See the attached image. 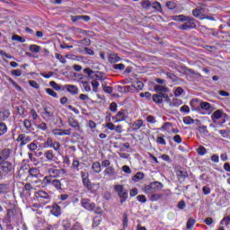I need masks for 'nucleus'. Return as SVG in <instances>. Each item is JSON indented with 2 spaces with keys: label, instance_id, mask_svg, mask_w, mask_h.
Listing matches in <instances>:
<instances>
[{
  "label": "nucleus",
  "instance_id": "72a5a7b5",
  "mask_svg": "<svg viewBox=\"0 0 230 230\" xmlns=\"http://www.w3.org/2000/svg\"><path fill=\"white\" fill-rule=\"evenodd\" d=\"M165 6L169 10H175V8H177V4H175V2H172V1H168L166 2Z\"/></svg>",
  "mask_w": 230,
  "mask_h": 230
},
{
  "label": "nucleus",
  "instance_id": "864d4df0",
  "mask_svg": "<svg viewBox=\"0 0 230 230\" xmlns=\"http://www.w3.org/2000/svg\"><path fill=\"white\" fill-rule=\"evenodd\" d=\"M49 85H50V87H53V89H55V91H60V89H62V87L58 84H57L55 81H51L49 83Z\"/></svg>",
  "mask_w": 230,
  "mask_h": 230
},
{
  "label": "nucleus",
  "instance_id": "c756f323",
  "mask_svg": "<svg viewBox=\"0 0 230 230\" xmlns=\"http://www.w3.org/2000/svg\"><path fill=\"white\" fill-rule=\"evenodd\" d=\"M7 131L8 128L6 127V124H4V122H0V136H4Z\"/></svg>",
  "mask_w": 230,
  "mask_h": 230
},
{
  "label": "nucleus",
  "instance_id": "37998d69",
  "mask_svg": "<svg viewBox=\"0 0 230 230\" xmlns=\"http://www.w3.org/2000/svg\"><path fill=\"white\" fill-rule=\"evenodd\" d=\"M29 173L31 177H39V169L31 168L29 170Z\"/></svg>",
  "mask_w": 230,
  "mask_h": 230
},
{
  "label": "nucleus",
  "instance_id": "c03bdc74",
  "mask_svg": "<svg viewBox=\"0 0 230 230\" xmlns=\"http://www.w3.org/2000/svg\"><path fill=\"white\" fill-rule=\"evenodd\" d=\"M105 175H114L116 173V171L113 169V167L109 166L104 170Z\"/></svg>",
  "mask_w": 230,
  "mask_h": 230
},
{
  "label": "nucleus",
  "instance_id": "79ce46f5",
  "mask_svg": "<svg viewBox=\"0 0 230 230\" xmlns=\"http://www.w3.org/2000/svg\"><path fill=\"white\" fill-rule=\"evenodd\" d=\"M46 93L53 98H58V94L51 88H46Z\"/></svg>",
  "mask_w": 230,
  "mask_h": 230
},
{
  "label": "nucleus",
  "instance_id": "774afa93",
  "mask_svg": "<svg viewBox=\"0 0 230 230\" xmlns=\"http://www.w3.org/2000/svg\"><path fill=\"white\" fill-rule=\"evenodd\" d=\"M23 126L27 130H30V128H31V121H30V119H25L23 121Z\"/></svg>",
  "mask_w": 230,
  "mask_h": 230
},
{
  "label": "nucleus",
  "instance_id": "bb28decb",
  "mask_svg": "<svg viewBox=\"0 0 230 230\" xmlns=\"http://www.w3.org/2000/svg\"><path fill=\"white\" fill-rule=\"evenodd\" d=\"M10 149H4L1 153V157L3 159V162L6 161V159H8L10 157Z\"/></svg>",
  "mask_w": 230,
  "mask_h": 230
},
{
  "label": "nucleus",
  "instance_id": "8fccbe9b",
  "mask_svg": "<svg viewBox=\"0 0 230 230\" xmlns=\"http://www.w3.org/2000/svg\"><path fill=\"white\" fill-rule=\"evenodd\" d=\"M145 179V173L138 172L136 173V175L134 176L133 181H141Z\"/></svg>",
  "mask_w": 230,
  "mask_h": 230
},
{
  "label": "nucleus",
  "instance_id": "a18cd8bd",
  "mask_svg": "<svg viewBox=\"0 0 230 230\" xmlns=\"http://www.w3.org/2000/svg\"><path fill=\"white\" fill-rule=\"evenodd\" d=\"M202 10H204L202 7H197L192 11V15L194 17H199L200 13H202Z\"/></svg>",
  "mask_w": 230,
  "mask_h": 230
},
{
  "label": "nucleus",
  "instance_id": "338daca9",
  "mask_svg": "<svg viewBox=\"0 0 230 230\" xmlns=\"http://www.w3.org/2000/svg\"><path fill=\"white\" fill-rule=\"evenodd\" d=\"M113 69H117L119 71H123L125 69V66L123 64H115L113 65Z\"/></svg>",
  "mask_w": 230,
  "mask_h": 230
},
{
  "label": "nucleus",
  "instance_id": "b1692460",
  "mask_svg": "<svg viewBox=\"0 0 230 230\" xmlns=\"http://www.w3.org/2000/svg\"><path fill=\"white\" fill-rule=\"evenodd\" d=\"M121 58L118 57L116 54H111L109 58V62H111V64H116V62H119Z\"/></svg>",
  "mask_w": 230,
  "mask_h": 230
},
{
  "label": "nucleus",
  "instance_id": "0e129e2a",
  "mask_svg": "<svg viewBox=\"0 0 230 230\" xmlns=\"http://www.w3.org/2000/svg\"><path fill=\"white\" fill-rule=\"evenodd\" d=\"M37 128L46 131L48 130V124H46V122H41L40 125L37 126Z\"/></svg>",
  "mask_w": 230,
  "mask_h": 230
},
{
  "label": "nucleus",
  "instance_id": "3c124183",
  "mask_svg": "<svg viewBox=\"0 0 230 230\" xmlns=\"http://www.w3.org/2000/svg\"><path fill=\"white\" fill-rule=\"evenodd\" d=\"M27 147L29 148V150L31 152H35V150H37L39 148V146H37V144L35 142H32V143L29 144L27 146Z\"/></svg>",
  "mask_w": 230,
  "mask_h": 230
},
{
  "label": "nucleus",
  "instance_id": "bf43d9fd",
  "mask_svg": "<svg viewBox=\"0 0 230 230\" xmlns=\"http://www.w3.org/2000/svg\"><path fill=\"white\" fill-rule=\"evenodd\" d=\"M81 179H82V181H83V184H85V181H90V180H89V173H86V174H85V172H81Z\"/></svg>",
  "mask_w": 230,
  "mask_h": 230
},
{
  "label": "nucleus",
  "instance_id": "052dcab7",
  "mask_svg": "<svg viewBox=\"0 0 230 230\" xmlns=\"http://www.w3.org/2000/svg\"><path fill=\"white\" fill-rule=\"evenodd\" d=\"M172 104L174 105V107H179L180 105H182V100L174 98L172 99Z\"/></svg>",
  "mask_w": 230,
  "mask_h": 230
},
{
  "label": "nucleus",
  "instance_id": "7ed1b4c3",
  "mask_svg": "<svg viewBox=\"0 0 230 230\" xmlns=\"http://www.w3.org/2000/svg\"><path fill=\"white\" fill-rule=\"evenodd\" d=\"M84 186L90 193H96L100 190V183H92L91 180H86Z\"/></svg>",
  "mask_w": 230,
  "mask_h": 230
},
{
  "label": "nucleus",
  "instance_id": "c85d7f7f",
  "mask_svg": "<svg viewBox=\"0 0 230 230\" xmlns=\"http://www.w3.org/2000/svg\"><path fill=\"white\" fill-rule=\"evenodd\" d=\"M122 224H123V229H127L128 227V215L127 213L123 214Z\"/></svg>",
  "mask_w": 230,
  "mask_h": 230
},
{
  "label": "nucleus",
  "instance_id": "58836bf2",
  "mask_svg": "<svg viewBox=\"0 0 230 230\" xmlns=\"http://www.w3.org/2000/svg\"><path fill=\"white\" fill-rule=\"evenodd\" d=\"M230 224V215L229 216H226L225 217H223V219L220 221V225L221 226H229Z\"/></svg>",
  "mask_w": 230,
  "mask_h": 230
},
{
  "label": "nucleus",
  "instance_id": "423d86ee",
  "mask_svg": "<svg viewBox=\"0 0 230 230\" xmlns=\"http://www.w3.org/2000/svg\"><path fill=\"white\" fill-rule=\"evenodd\" d=\"M81 204L84 209H87V211H94L96 208L95 203H91V200L89 199H84L81 200Z\"/></svg>",
  "mask_w": 230,
  "mask_h": 230
},
{
  "label": "nucleus",
  "instance_id": "1a4fd4ad",
  "mask_svg": "<svg viewBox=\"0 0 230 230\" xmlns=\"http://www.w3.org/2000/svg\"><path fill=\"white\" fill-rule=\"evenodd\" d=\"M16 141L20 144V146H24V145H28L30 141H31V137H27L25 134H20L16 139Z\"/></svg>",
  "mask_w": 230,
  "mask_h": 230
},
{
  "label": "nucleus",
  "instance_id": "a878e982",
  "mask_svg": "<svg viewBox=\"0 0 230 230\" xmlns=\"http://www.w3.org/2000/svg\"><path fill=\"white\" fill-rule=\"evenodd\" d=\"M176 175L179 177V179H188V172L181 169L176 172Z\"/></svg>",
  "mask_w": 230,
  "mask_h": 230
},
{
  "label": "nucleus",
  "instance_id": "dca6fc26",
  "mask_svg": "<svg viewBox=\"0 0 230 230\" xmlns=\"http://www.w3.org/2000/svg\"><path fill=\"white\" fill-rule=\"evenodd\" d=\"M224 115V111L222 110H217L212 115V121L214 123H217V119H220V118H222V116Z\"/></svg>",
  "mask_w": 230,
  "mask_h": 230
},
{
  "label": "nucleus",
  "instance_id": "603ef678",
  "mask_svg": "<svg viewBox=\"0 0 230 230\" xmlns=\"http://www.w3.org/2000/svg\"><path fill=\"white\" fill-rule=\"evenodd\" d=\"M159 199H163V194H152L150 196V200L152 202L155 201V200H159Z\"/></svg>",
  "mask_w": 230,
  "mask_h": 230
},
{
  "label": "nucleus",
  "instance_id": "9b49d317",
  "mask_svg": "<svg viewBox=\"0 0 230 230\" xmlns=\"http://www.w3.org/2000/svg\"><path fill=\"white\" fill-rule=\"evenodd\" d=\"M35 197L36 199H44V200H47V202H49V200L51 199L49 194L44 190H39L35 192Z\"/></svg>",
  "mask_w": 230,
  "mask_h": 230
},
{
  "label": "nucleus",
  "instance_id": "9d476101",
  "mask_svg": "<svg viewBox=\"0 0 230 230\" xmlns=\"http://www.w3.org/2000/svg\"><path fill=\"white\" fill-rule=\"evenodd\" d=\"M1 170L4 173H10L13 170V165L10 162H4L1 165Z\"/></svg>",
  "mask_w": 230,
  "mask_h": 230
},
{
  "label": "nucleus",
  "instance_id": "4d7b16f0",
  "mask_svg": "<svg viewBox=\"0 0 230 230\" xmlns=\"http://www.w3.org/2000/svg\"><path fill=\"white\" fill-rule=\"evenodd\" d=\"M200 108L203 111H209V109H211V104H209V102H201L200 103Z\"/></svg>",
  "mask_w": 230,
  "mask_h": 230
},
{
  "label": "nucleus",
  "instance_id": "49530a36",
  "mask_svg": "<svg viewBox=\"0 0 230 230\" xmlns=\"http://www.w3.org/2000/svg\"><path fill=\"white\" fill-rule=\"evenodd\" d=\"M55 57L57 58V60H59V62H61V64H66L67 60L65 59V58H64V56H62V54L56 53Z\"/></svg>",
  "mask_w": 230,
  "mask_h": 230
},
{
  "label": "nucleus",
  "instance_id": "a211bd4d",
  "mask_svg": "<svg viewBox=\"0 0 230 230\" xmlns=\"http://www.w3.org/2000/svg\"><path fill=\"white\" fill-rule=\"evenodd\" d=\"M10 191V184L8 183H0V195L8 193Z\"/></svg>",
  "mask_w": 230,
  "mask_h": 230
},
{
  "label": "nucleus",
  "instance_id": "4c0bfd02",
  "mask_svg": "<svg viewBox=\"0 0 230 230\" xmlns=\"http://www.w3.org/2000/svg\"><path fill=\"white\" fill-rule=\"evenodd\" d=\"M144 191H145V193H155L154 192V185H152V183H150L149 185H146L144 187Z\"/></svg>",
  "mask_w": 230,
  "mask_h": 230
},
{
  "label": "nucleus",
  "instance_id": "6ab92c4d",
  "mask_svg": "<svg viewBox=\"0 0 230 230\" xmlns=\"http://www.w3.org/2000/svg\"><path fill=\"white\" fill-rule=\"evenodd\" d=\"M51 213L55 217H59V215L62 213L60 206H58V204H54L52 206Z\"/></svg>",
  "mask_w": 230,
  "mask_h": 230
},
{
  "label": "nucleus",
  "instance_id": "2eb2a0df",
  "mask_svg": "<svg viewBox=\"0 0 230 230\" xmlns=\"http://www.w3.org/2000/svg\"><path fill=\"white\" fill-rule=\"evenodd\" d=\"M195 22L191 21H187V22L181 24L179 29L180 30H192L193 28H196Z\"/></svg>",
  "mask_w": 230,
  "mask_h": 230
},
{
  "label": "nucleus",
  "instance_id": "de8ad7c7",
  "mask_svg": "<svg viewBox=\"0 0 230 230\" xmlns=\"http://www.w3.org/2000/svg\"><path fill=\"white\" fill-rule=\"evenodd\" d=\"M141 4H142V8H144L145 10H148V8L152 6V4L148 0L142 1Z\"/></svg>",
  "mask_w": 230,
  "mask_h": 230
},
{
  "label": "nucleus",
  "instance_id": "6e6d98bb",
  "mask_svg": "<svg viewBox=\"0 0 230 230\" xmlns=\"http://www.w3.org/2000/svg\"><path fill=\"white\" fill-rule=\"evenodd\" d=\"M162 130H165L166 132H170V128H172V123L170 122H165L163 126H162Z\"/></svg>",
  "mask_w": 230,
  "mask_h": 230
},
{
  "label": "nucleus",
  "instance_id": "a19ab883",
  "mask_svg": "<svg viewBox=\"0 0 230 230\" xmlns=\"http://www.w3.org/2000/svg\"><path fill=\"white\" fill-rule=\"evenodd\" d=\"M29 49L31 53H39L40 51V47L38 45H31Z\"/></svg>",
  "mask_w": 230,
  "mask_h": 230
},
{
  "label": "nucleus",
  "instance_id": "412c9836",
  "mask_svg": "<svg viewBox=\"0 0 230 230\" xmlns=\"http://www.w3.org/2000/svg\"><path fill=\"white\" fill-rule=\"evenodd\" d=\"M92 170L94 172V173H100L102 172V164L100 162H95L92 165Z\"/></svg>",
  "mask_w": 230,
  "mask_h": 230
},
{
  "label": "nucleus",
  "instance_id": "aec40b11",
  "mask_svg": "<svg viewBox=\"0 0 230 230\" xmlns=\"http://www.w3.org/2000/svg\"><path fill=\"white\" fill-rule=\"evenodd\" d=\"M95 78L96 79L92 81V87L93 93H98V87H100V83H98L97 80L100 79V76H98V75H95Z\"/></svg>",
  "mask_w": 230,
  "mask_h": 230
},
{
  "label": "nucleus",
  "instance_id": "4be33fe9",
  "mask_svg": "<svg viewBox=\"0 0 230 230\" xmlns=\"http://www.w3.org/2000/svg\"><path fill=\"white\" fill-rule=\"evenodd\" d=\"M154 89L156 93H168V88L166 86L156 84L155 85Z\"/></svg>",
  "mask_w": 230,
  "mask_h": 230
},
{
  "label": "nucleus",
  "instance_id": "7c9ffc66",
  "mask_svg": "<svg viewBox=\"0 0 230 230\" xmlns=\"http://www.w3.org/2000/svg\"><path fill=\"white\" fill-rule=\"evenodd\" d=\"M197 152L199 155H206V154H208V149H206L204 146H199L197 149Z\"/></svg>",
  "mask_w": 230,
  "mask_h": 230
},
{
  "label": "nucleus",
  "instance_id": "f704fd0d",
  "mask_svg": "<svg viewBox=\"0 0 230 230\" xmlns=\"http://www.w3.org/2000/svg\"><path fill=\"white\" fill-rule=\"evenodd\" d=\"M84 73H85V75H88V78L94 80V75H94V71H93L90 68H84Z\"/></svg>",
  "mask_w": 230,
  "mask_h": 230
},
{
  "label": "nucleus",
  "instance_id": "2f4dec72",
  "mask_svg": "<svg viewBox=\"0 0 230 230\" xmlns=\"http://www.w3.org/2000/svg\"><path fill=\"white\" fill-rule=\"evenodd\" d=\"M44 112H45L47 118H53V116H54L53 110H51V108H49V107H45Z\"/></svg>",
  "mask_w": 230,
  "mask_h": 230
},
{
  "label": "nucleus",
  "instance_id": "39448f33",
  "mask_svg": "<svg viewBox=\"0 0 230 230\" xmlns=\"http://www.w3.org/2000/svg\"><path fill=\"white\" fill-rule=\"evenodd\" d=\"M44 182H46V184H50L56 188V190H62V182H60L59 180H52L51 177H45Z\"/></svg>",
  "mask_w": 230,
  "mask_h": 230
},
{
  "label": "nucleus",
  "instance_id": "0eeeda50",
  "mask_svg": "<svg viewBox=\"0 0 230 230\" xmlns=\"http://www.w3.org/2000/svg\"><path fill=\"white\" fill-rule=\"evenodd\" d=\"M45 145H47V146H49V148H53L55 152H58V150H60V142H53L52 138H47Z\"/></svg>",
  "mask_w": 230,
  "mask_h": 230
},
{
  "label": "nucleus",
  "instance_id": "f3484780",
  "mask_svg": "<svg viewBox=\"0 0 230 230\" xmlns=\"http://www.w3.org/2000/svg\"><path fill=\"white\" fill-rule=\"evenodd\" d=\"M44 157L47 159V161H55L56 156H55V153H53V150H47L44 153Z\"/></svg>",
  "mask_w": 230,
  "mask_h": 230
},
{
  "label": "nucleus",
  "instance_id": "6e6552de",
  "mask_svg": "<svg viewBox=\"0 0 230 230\" xmlns=\"http://www.w3.org/2000/svg\"><path fill=\"white\" fill-rule=\"evenodd\" d=\"M68 125L69 127H71L72 128H75V130H77L78 132H84V129H82L80 123H78L76 119H75V118L73 117H70L68 119Z\"/></svg>",
  "mask_w": 230,
  "mask_h": 230
},
{
  "label": "nucleus",
  "instance_id": "e2e57ef3",
  "mask_svg": "<svg viewBox=\"0 0 230 230\" xmlns=\"http://www.w3.org/2000/svg\"><path fill=\"white\" fill-rule=\"evenodd\" d=\"M193 226H195V219L190 217L187 222V229H191Z\"/></svg>",
  "mask_w": 230,
  "mask_h": 230
},
{
  "label": "nucleus",
  "instance_id": "cd10ccee",
  "mask_svg": "<svg viewBox=\"0 0 230 230\" xmlns=\"http://www.w3.org/2000/svg\"><path fill=\"white\" fill-rule=\"evenodd\" d=\"M151 185H153V191L155 193V191H159V190H163V185L159 181L151 182Z\"/></svg>",
  "mask_w": 230,
  "mask_h": 230
},
{
  "label": "nucleus",
  "instance_id": "69168bd1",
  "mask_svg": "<svg viewBox=\"0 0 230 230\" xmlns=\"http://www.w3.org/2000/svg\"><path fill=\"white\" fill-rule=\"evenodd\" d=\"M166 76H168L170 78V80H172V82H177V80H178V77H177V75H175V74L167 73Z\"/></svg>",
  "mask_w": 230,
  "mask_h": 230
},
{
  "label": "nucleus",
  "instance_id": "5fc2aeb1",
  "mask_svg": "<svg viewBox=\"0 0 230 230\" xmlns=\"http://www.w3.org/2000/svg\"><path fill=\"white\" fill-rule=\"evenodd\" d=\"M8 82H10V84H12V85H13V87L17 90V91H22V88L18 85L15 81H13V79L12 78H8Z\"/></svg>",
  "mask_w": 230,
  "mask_h": 230
},
{
  "label": "nucleus",
  "instance_id": "393cba45",
  "mask_svg": "<svg viewBox=\"0 0 230 230\" xmlns=\"http://www.w3.org/2000/svg\"><path fill=\"white\" fill-rule=\"evenodd\" d=\"M10 117V111H0V119H2V121H4L5 119H8V118Z\"/></svg>",
  "mask_w": 230,
  "mask_h": 230
},
{
  "label": "nucleus",
  "instance_id": "ea45409f",
  "mask_svg": "<svg viewBox=\"0 0 230 230\" xmlns=\"http://www.w3.org/2000/svg\"><path fill=\"white\" fill-rule=\"evenodd\" d=\"M13 215H14L13 210L12 209L7 210L6 220L9 224L12 223V218H13Z\"/></svg>",
  "mask_w": 230,
  "mask_h": 230
},
{
  "label": "nucleus",
  "instance_id": "13d9d810",
  "mask_svg": "<svg viewBox=\"0 0 230 230\" xmlns=\"http://www.w3.org/2000/svg\"><path fill=\"white\" fill-rule=\"evenodd\" d=\"M184 93V89L182 87H177L174 91V96L179 97Z\"/></svg>",
  "mask_w": 230,
  "mask_h": 230
},
{
  "label": "nucleus",
  "instance_id": "f03ea898",
  "mask_svg": "<svg viewBox=\"0 0 230 230\" xmlns=\"http://www.w3.org/2000/svg\"><path fill=\"white\" fill-rule=\"evenodd\" d=\"M112 119L114 120V123L127 121V119H128V114H127L125 110H121L116 114V116L112 117Z\"/></svg>",
  "mask_w": 230,
  "mask_h": 230
},
{
  "label": "nucleus",
  "instance_id": "680f3d73",
  "mask_svg": "<svg viewBox=\"0 0 230 230\" xmlns=\"http://www.w3.org/2000/svg\"><path fill=\"white\" fill-rule=\"evenodd\" d=\"M82 84L84 91H86V93H91V85L89 84V83L85 81V82H82Z\"/></svg>",
  "mask_w": 230,
  "mask_h": 230
},
{
  "label": "nucleus",
  "instance_id": "473e14b6",
  "mask_svg": "<svg viewBox=\"0 0 230 230\" xmlns=\"http://www.w3.org/2000/svg\"><path fill=\"white\" fill-rule=\"evenodd\" d=\"M133 87L137 91H141V89L145 87V84L141 81H137L136 83L133 84Z\"/></svg>",
  "mask_w": 230,
  "mask_h": 230
},
{
  "label": "nucleus",
  "instance_id": "5701e85b",
  "mask_svg": "<svg viewBox=\"0 0 230 230\" xmlns=\"http://www.w3.org/2000/svg\"><path fill=\"white\" fill-rule=\"evenodd\" d=\"M153 102H155V103H163V93H159L158 94H154Z\"/></svg>",
  "mask_w": 230,
  "mask_h": 230
},
{
  "label": "nucleus",
  "instance_id": "e433bc0d",
  "mask_svg": "<svg viewBox=\"0 0 230 230\" xmlns=\"http://www.w3.org/2000/svg\"><path fill=\"white\" fill-rule=\"evenodd\" d=\"M12 40H16L17 42H26V40L17 34L12 36Z\"/></svg>",
  "mask_w": 230,
  "mask_h": 230
},
{
  "label": "nucleus",
  "instance_id": "ddd939ff",
  "mask_svg": "<svg viewBox=\"0 0 230 230\" xmlns=\"http://www.w3.org/2000/svg\"><path fill=\"white\" fill-rule=\"evenodd\" d=\"M172 21H179L180 22H184L186 21H193V18L185 16L183 14L172 16Z\"/></svg>",
  "mask_w": 230,
  "mask_h": 230
},
{
  "label": "nucleus",
  "instance_id": "20e7f679",
  "mask_svg": "<svg viewBox=\"0 0 230 230\" xmlns=\"http://www.w3.org/2000/svg\"><path fill=\"white\" fill-rule=\"evenodd\" d=\"M48 173L49 176L46 177H50V179L53 177L54 179H57V177H60V175H66V169L49 168Z\"/></svg>",
  "mask_w": 230,
  "mask_h": 230
},
{
  "label": "nucleus",
  "instance_id": "09e8293b",
  "mask_svg": "<svg viewBox=\"0 0 230 230\" xmlns=\"http://www.w3.org/2000/svg\"><path fill=\"white\" fill-rule=\"evenodd\" d=\"M101 223H102V217H95L93 218V227H98Z\"/></svg>",
  "mask_w": 230,
  "mask_h": 230
},
{
  "label": "nucleus",
  "instance_id": "f257e3e1",
  "mask_svg": "<svg viewBox=\"0 0 230 230\" xmlns=\"http://www.w3.org/2000/svg\"><path fill=\"white\" fill-rule=\"evenodd\" d=\"M114 190L120 199V204L127 202V199H128V191L125 190V187L123 185H115Z\"/></svg>",
  "mask_w": 230,
  "mask_h": 230
},
{
  "label": "nucleus",
  "instance_id": "f8f14e48",
  "mask_svg": "<svg viewBox=\"0 0 230 230\" xmlns=\"http://www.w3.org/2000/svg\"><path fill=\"white\" fill-rule=\"evenodd\" d=\"M141 127H146L143 119H137L131 125V128L134 130V132H137Z\"/></svg>",
  "mask_w": 230,
  "mask_h": 230
},
{
  "label": "nucleus",
  "instance_id": "c9c22d12",
  "mask_svg": "<svg viewBox=\"0 0 230 230\" xmlns=\"http://www.w3.org/2000/svg\"><path fill=\"white\" fill-rule=\"evenodd\" d=\"M183 123H185V125H193V123H195V119L190 116H187L183 118Z\"/></svg>",
  "mask_w": 230,
  "mask_h": 230
},
{
  "label": "nucleus",
  "instance_id": "4468645a",
  "mask_svg": "<svg viewBox=\"0 0 230 230\" xmlns=\"http://www.w3.org/2000/svg\"><path fill=\"white\" fill-rule=\"evenodd\" d=\"M65 89L67 91V93H69L70 94H78V87H76V85L74 84H66L65 85Z\"/></svg>",
  "mask_w": 230,
  "mask_h": 230
}]
</instances>
